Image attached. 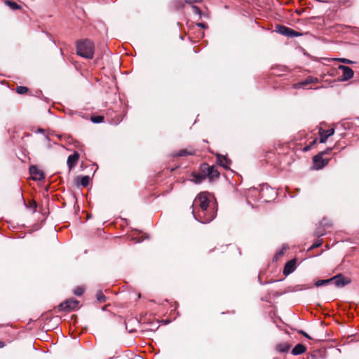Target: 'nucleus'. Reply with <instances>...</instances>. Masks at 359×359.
<instances>
[{
	"instance_id": "423d86ee",
	"label": "nucleus",
	"mask_w": 359,
	"mask_h": 359,
	"mask_svg": "<svg viewBox=\"0 0 359 359\" xmlns=\"http://www.w3.org/2000/svg\"><path fill=\"white\" fill-rule=\"evenodd\" d=\"M338 68L342 71V81H347L353 78L354 73L351 68L342 65H339Z\"/></svg>"
},
{
	"instance_id": "dca6fc26",
	"label": "nucleus",
	"mask_w": 359,
	"mask_h": 359,
	"mask_svg": "<svg viewBox=\"0 0 359 359\" xmlns=\"http://www.w3.org/2000/svg\"><path fill=\"white\" fill-rule=\"evenodd\" d=\"M290 348L288 343H280L276 346V350L279 353H287Z\"/></svg>"
},
{
	"instance_id": "72a5a7b5",
	"label": "nucleus",
	"mask_w": 359,
	"mask_h": 359,
	"mask_svg": "<svg viewBox=\"0 0 359 359\" xmlns=\"http://www.w3.org/2000/svg\"><path fill=\"white\" fill-rule=\"evenodd\" d=\"M184 1L187 4H194V3H197V2L201 1L202 0H184Z\"/></svg>"
},
{
	"instance_id": "473e14b6",
	"label": "nucleus",
	"mask_w": 359,
	"mask_h": 359,
	"mask_svg": "<svg viewBox=\"0 0 359 359\" xmlns=\"http://www.w3.org/2000/svg\"><path fill=\"white\" fill-rule=\"evenodd\" d=\"M299 332L300 334H302V335H304L307 339H311V337L306 332H305L304 331L300 330Z\"/></svg>"
},
{
	"instance_id": "aec40b11",
	"label": "nucleus",
	"mask_w": 359,
	"mask_h": 359,
	"mask_svg": "<svg viewBox=\"0 0 359 359\" xmlns=\"http://www.w3.org/2000/svg\"><path fill=\"white\" fill-rule=\"evenodd\" d=\"M4 3L6 6H9L13 10H18L20 8V6L15 1L6 0Z\"/></svg>"
},
{
	"instance_id": "c9c22d12",
	"label": "nucleus",
	"mask_w": 359,
	"mask_h": 359,
	"mask_svg": "<svg viewBox=\"0 0 359 359\" xmlns=\"http://www.w3.org/2000/svg\"><path fill=\"white\" fill-rule=\"evenodd\" d=\"M332 148H327L326 150L321 151L320 153H323V155L329 154L332 151Z\"/></svg>"
},
{
	"instance_id": "39448f33",
	"label": "nucleus",
	"mask_w": 359,
	"mask_h": 359,
	"mask_svg": "<svg viewBox=\"0 0 359 359\" xmlns=\"http://www.w3.org/2000/svg\"><path fill=\"white\" fill-rule=\"evenodd\" d=\"M29 173L35 181H39L44 178V174L36 165H31L29 167Z\"/></svg>"
},
{
	"instance_id": "393cba45",
	"label": "nucleus",
	"mask_w": 359,
	"mask_h": 359,
	"mask_svg": "<svg viewBox=\"0 0 359 359\" xmlns=\"http://www.w3.org/2000/svg\"><path fill=\"white\" fill-rule=\"evenodd\" d=\"M103 120L104 117L102 116H93L91 117V121L95 123H101L103 121Z\"/></svg>"
},
{
	"instance_id": "6e6552de",
	"label": "nucleus",
	"mask_w": 359,
	"mask_h": 359,
	"mask_svg": "<svg viewBox=\"0 0 359 359\" xmlns=\"http://www.w3.org/2000/svg\"><path fill=\"white\" fill-rule=\"evenodd\" d=\"M319 80L316 77L308 76L304 81H302L294 86V88H305L307 85L313 83H318Z\"/></svg>"
},
{
	"instance_id": "4c0bfd02",
	"label": "nucleus",
	"mask_w": 359,
	"mask_h": 359,
	"mask_svg": "<svg viewBox=\"0 0 359 359\" xmlns=\"http://www.w3.org/2000/svg\"><path fill=\"white\" fill-rule=\"evenodd\" d=\"M250 191L252 193L255 192V194H257L258 192L257 189H253L250 190Z\"/></svg>"
},
{
	"instance_id": "ddd939ff",
	"label": "nucleus",
	"mask_w": 359,
	"mask_h": 359,
	"mask_svg": "<svg viewBox=\"0 0 359 359\" xmlns=\"http://www.w3.org/2000/svg\"><path fill=\"white\" fill-rule=\"evenodd\" d=\"M195 154L194 149H183L172 154L173 156H186Z\"/></svg>"
},
{
	"instance_id": "a878e982",
	"label": "nucleus",
	"mask_w": 359,
	"mask_h": 359,
	"mask_svg": "<svg viewBox=\"0 0 359 359\" xmlns=\"http://www.w3.org/2000/svg\"><path fill=\"white\" fill-rule=\"evenodd\" d=\"M28 91V88L25 86H18L16 88V92L19 94H25Z\"/></svg>"
},
{
	"instance_id": "cd10ccee",
	"label": "nucleus",
	"mask_w": 359,
	"mask_h": 359,
	"mask_svg": "<svg viewBox=\"0 0 359 359\" xmlns=\"http://www.w3.org/2000/svg\"><path fill=\"white\" fill-rule=\"evenodd\" d=\"M323 243V240L322 239H317L313 244L311 246V249H314V248H318L320 247Z\"/></svg>"
},
{
	"instance_id": "58836bf2",
	"label": "nucleus",
	"mask_w": 359,
	"mask_h": 359,
	"mask_svg": "<svg viewBox=\"0 0 359 359\" xmlns=\"http://www.w3.org/2000/svg\"><path fill=\"white\" fill-rule=\"evenodd\" d=\"M5 346L4 342L0 341V348H2Z\"/></svg>"
},
{
	"instance_id": "7c9ffc66",
	"label": "nucleus",
	"mask_w": 359,
	"mask_h": 359,
	"mask_svg": "<svg viewBox=\"0 0 359 359\" xmlns=\"http://www.w3.org/2000/svg\"><path fill=\"white\" fill-rule=\"evenodd\" d=\"M264 189L265 187H263L262 189H261V191L259 192V194L260 195V197L262 198L264 197ZM266 190H269V188L266 187Z\"/></svg>"
},
{
	"instance_id": "f03ea898",
	"label": "nucleus",
	"mask_w": 359,
	"mask_h": 359,
	"mask_svg": "<svg viewBox=\"0 0 359 359\" xmlns=\"http://www.w3.org/2000/svg\"><path fill=\"white\" fill-rule=\"evenodd\" d=\"M94 44L88 39L80 41L76 45L77 54L83 57L92 59L94 55Z\"/></svg>"
},
{
	"instance_id": "9b49d317",
	"label": "nucleus",
	"mask_w": 359,
	"mask_h": 359,
	"mask_svg": "<svg viewBox=\"0 0 359 359\" xmlns=\"http://www.w3.org/2000/svg\"><path fill=\"white\" fill-rule=\"evenodd\" d=\"M296 269V259H293L287 262L283 269V274L287 276L292 273Z\"/></svg>"
},
{
	"instance_id": "f257e3e1",
	"label": "nucleus",
	"mask_w": 359,
	"mask_h": 359,
	"mask_svg": "<svg viewBox=\"0 0 359 359\" xmlns=\"http://www.w3.org/2000/svg\"><path fill=\"white\" fill-rule=\"evenodd\" d=\"M209 194L201 192L196 197L192 205L194 218L203 224L212 221L216 215L215 208L210 205Z\"/></svg>"
},
{
	"instance_id": "0eeeda50",
	"label": "nucleus",
	"mask_w": 359,
	"mask_h": 359,
	"mask_svg": "<svg viewBox=\"0 0 359 359\" xmlns=\"http://www.w3.org/2000/svg\"><path fill=\"white\" fill-rule=\"evenodd\" d=\"M323 153H319L313 158L317 169H321L328 163V159H323Z\"/></svg>"
},
{
	"instance_id": "2f4dec72",
	"label": "nucleus",
	"mask_w": 359,
	"mask_h": 359,
	"mask_svg": "<svg viewBox=\"0 0 359 359\" xmlns=\"http://www.w3.org/2000/svg\"><path fill=\"white\" fill-rule=\"evenodd\" d=\"M197 27H201L202 29H205L208 27L207 25H205V23H202V22H198L196 24Z\"/></svg>"
},
{
	"instance_id": "bb28decb",
	"label": "nucleus",
	"mask_w": 359,
	"mask_h": 359,
	"mask_svg": "<svg viewBox=\"0 0 359 359\" xmlns=\"http://www.w3.org/2000/svg\"><path fill=\"white\" fill-rule=\"evenodd\" d=\"M83 292H84V290L83 287H77L76 289H74V294L76 296H81L83 294Z\"/></svg>"
},
{
	"instance_id": "f3484780",
	"label": "nucleus",
	"mask_w": 359,
	"mask_h": 359,
	"mask_svg": "<svg viewBox=\"0 0 359 359\" xmlns=\"http://www.w3.org/2000/svg\"><path fill=\"white\" fill-rule=\"evenodd\" d=\"M277 32L282 35L290 36V28L284 25H278L276 27Z\"/></svg>"
},
{
	"instance_id": "5701e85b",
	"label": "nucleus",
	"mask_w": 359,
	"mask_h": 359,
	"mask_svg": "<svg viewBox=\"0 0 359 359\" xmlns=\"http://www.w3.org/2000/svg\"><path fill=\"white\" fill-rule=\"evenodd\" d=\"M194 182L197 184H199L201 182H202L205 178L204 177L203 175H201L200 173L198 174H195L194 175Z\"/></svg>"
},
{
	"instance_id": "c85d7f7f",
	"label": "nucleus",
	"mask_w": 359,
	"mask_h": 359,
	"mask_svg": "<svg viewBox=\"0 0 359 359\" xmlns=\"http://www.w3.org/2000/svg\"><path fill=\"white\" fill-rule=\"evenodd\" d=\"M336 60H338L342 63H344V64H353L354 62L352 61V60H350L348 59H346V58H337Z\"/></svg>"
},
{
	"instance_id": "7ed1b4c3",
	"label": "nucleus",
	"mask_w": 359,
	"mask_h": 359,
	"mask_svg": "<svg viewBox=\"0 0 359 359\" xmlns=\"http://www.w3.org/2000/svg\"><path fill=\"white\" fill-rule=\"evenodd\" d=\"M79 302L74 299H69L62 302L58 306V309L60 311H64L66 312H69L74 310H76L79 307Z\"/></svg>"
},
{
	"instance_id": "c756f323",
	"label": "nucleus",
	"mask_w": 359,
	"mask_h": 359,
	"mask_svg": "<svg viewBox=\"0 0 359 359\" xmlns=\"http://www.w3.org/2000/svg\"><path fill=\"white\" fill-rule=\"evenodd\" d=\"M302 35L300 33L296 32L294 29H290V37H294Z\"/></svg>"
},
{
	"instance_id": "6ab92c4d",
	"label": "nucleus",
	"mask_w": 359,
	"mask_h": 359,
	"mask_svg": "<svg viewBox=\"0 0 359 359\" xmlns=\"http://www.w3.org/2000/svg\"><path fill=\"white\" fill-rule=\"evenodd\" d=\"M90 180V178L88 175L82 176L81 177H80V180L79 182H78V184L83 187H86L88 185Z\"/></svg>"
},
{
	"instance_id": "4468645a",
	"label": "nucleus",
	"mask_w": 359,
	"mask_h": 359,
	"mask_svg": "<svg viewBox=\"0 0 359 359\" xmlns=\"http://www.w3.org/2000/svg\"><path fill=\"white\" fill-rule=\"evenodd\" d=\"M306 348L305 346L302 344H298L296 345L292 350V354L294 355H298L304 353L306 351Z\"/></svg>"
},
{
	"instance_id": "9d476101",
	"label": "nucleus",
	"mask_w": 359,
	"mask_h": 359,
	"mask_svg": "<svg viewBox=\"0 0 359 359\" xmlns=\"http://www.w3.org/2000/svg\"><path fill=\"white\" fill-rule=\"evenodd\" d=\"M334 133V130L333 128L328 129V130H323L320 129L319 131L320 135V143H325L327 138Z\"/></svg>"
},
{
	"instance_id": "2eb2a0df",
	"label": "nucleus",
	"mask_w": 359,
	"mask_h": 359,
	"mask_svg": "<svg viewBox=\"0 0 359 359\" xmlns=\"http://www.w3.org/2000/svg\"><path fill=\"white\" fill-rule=\"evenodd\" d=\"M219 176V172L217 170V168L214 165H209V171L208 173V177L210 180H213L215 178H218Z\"/></svg>"
},
{
	"instance_id": "f704fd0d",
	"label": "nucleus",
	"mask_w": 359,
	"mask_h": 359,
	"mask_svg": "<svg viewBox=\"0 0 359 359\" xmlns=\"http://www.w3.org/2000/svg\"><path fill=\"white\" fill-rule=\"evenodd\" d=\"M325 233L324 231H317L316 232V234L317 235L318 237H320V236H323Z\"/></svg>"
},
{
	"instance_id": "4be33fe9",
	"label": "nucleus",
	"mask_w": 359,
	"mask_h": 359,
	"mask_svg": "<svg viewBox=\"0 0 359 359\" xmlns=\"http://www.w3.org/2000/svg\"><path fill=\"white\" fill-rule=\"evenodd\" d=\"M192 13L195 15H198L200 18L203 15L202 11L200 9V8L197 6H191Z\"/></svg>"
},
{
	"instance_id": "1a4fd4ad",
	"label": "nucleus",
	"mask_w": 359,
	"mask_h": 359,
	"mask_svg": "<svg viewBox=\"0 0 359 359\" xmlns=\"http://www.w3.org/2000/svg\"><path fill=\"white\" fill-rule=\"evenodd\" d=\"M79 158V154L77 151H74L73 154L69 156L67 164L69 170H72L73 168L76 166V165L78 163Z\"/></svg>"
},
{
	"instance_id": "412c9836",
	"label": "nucleus",
	"mask_w": 359,
	"mask_h": 359,
	"mask_svg": "<svg viewBox=\"0 0 359 359\" xmlns=\"http://www.w3.org/2000/svg\"><path fill=\"white\" fill-rule=\"evenodd\" d=\"M331 283L330 278L326 279V280H319L315 283V286L316 287H320L323 285H327L328 283Z\"/></svg>"
},
{
	"instance_id": "f8f14e48",
	"label": "nucleus",
	"mask_w": 359,
	"mask_h": 359,
	"mask_svg": "<svg viewBox=\"0 0 359 359\" xmlns=\"http://www.w3.org/2000/svg\"><path fill=\"white\" fill-rule=\"evenodd\" d=\"M217 161L220 166L223 167L225 169H228L231 163L230 160L228 159L226 156H224L221 154L217 155Z\"/></svg>"
},
{
	"instance_id": "20e7f679",
	"label": "nucleus",
	"mask_w": 359,
	"mask_h": 359,
	"mask_svg": "<svg viewBox=\"0 0 359 359\" xmlns=\"http://www.w3.org/2000/svg\"><path fill=\"white\" fill-rule=\"evenodd\" d=\"M331 283L336 287H342L350 283V280L344 278L342 274H338L330 278Z\"/></svg>"
},
{
	"instance_id": "ea45409f",
	"label": "nucleus",
	"mask_w": 359,
	"mask_h": 359,
	"mask_svg": "<svg viewBox=\"0 0 359 359\" xmlns=\"http://www.w3.org/2000/svg\"><path fill=\"white\" fill-rule=\"evenodd\" d=\"M43 131H44V130H43V129H39V130H38V132H39V133H43Z\"/></svg>"
},
{
	"instance_id": "e433bc0d",
	"label": "nucleus",
	"mask_w": 359,
	"mask_h": 359,
	"mask_svg": "<svg viewBox=\"0 0 359 359\" xmlns=\"http://www.w3.org/2000/svg\"><path fill=\"white\" fill-rule=\"evenodd\" d=\"M285 250V248H283L281 251H280L279 252H278V253L276 254V256H280V255H283V254H284Z\"/></svg>"
},
{
	"instance_id": "b1692460",
	"label": "nucleus",
	"mask_w": 359,
	"mask_h": 359,
	"mask_svg": "<svg viewBox=\"0 0 359 359\" xmlns=\"http://www.w3.org/2000/svg\"><path fill=\"white\" fill-rule=\"evenodd\" d=\"M96 297L99 302H104L107 299L105 295L101 292L97 293Z\"/></svg>"
},
{
	"instance_id": "a211bd4d",
	"label": "nucleus",
	"mask_w": 359,
	"mask_h": 359,
	"mask_svg": "<svg viewBox=\"0 0 359 359\" xmlns=\"http://www.w3.org/2000/svg\"><path fill=\"white\" fill-rule=\"evenodd\" d=\"M200 174L203 175L205 178L208 177V173L209 171V165L208 163H203L201 165Z\"/></svg>"
}]
</instances>
